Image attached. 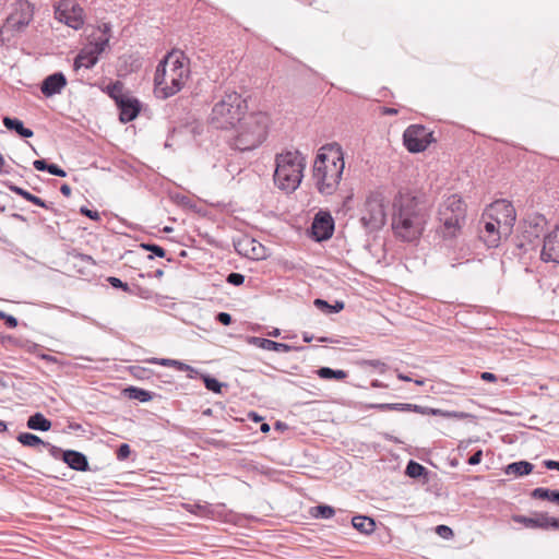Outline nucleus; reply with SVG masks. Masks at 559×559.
Wrapping results in <instances>:
<instances>
[{
    "instance_id": "052dcab7",
    "label": "nucleus",
    "mask_w": 559,
    "mask_h": 559,
    "mask_svg": "<svg viewBox=\"0 0 559 559\" xmlns=\"http://www.w3.org/2000/svg\"><path fill=\"white\" fill-rule=\"evenodd\" d=\"M60 192H61L64 197H68V198H69V197L71 195L72 190H71V187H70V186H68V185H66V183H64V185H62V186L60 187Z\"/></svg>"
},
{
    "instance_id": "e2e57ef3",
    "label": "nucleus",
    "mask_w": 559,
    "mask_h": 559,
    "mask_svg": "<svg viewBox=\"0 0 559 559\" xmlns=\"http://www.w3.org/2000/svg\"><path fill=\"white\" fill-rule=\"evenodd\" d=\"M302 340H304V342H306V343H310V342L313 340V335H312V334H310V333H308V332H305V333L302 334Z\"/></svg>"
},
{
    "instance_id": "79ce46f5",
    "label": "nucleus",
    "mask_w": 559,
    "mask_h": 559,
    "mask_svg": "<svg viewBox=\"0 0 559 559\" xmlns=\"http://www.w3.org/2000/svg\"><path fill=\"white\" fill-rule=\"evenodd\" d=\"M108 283L114 287V288H120L124 292H129L130 288H129V285L124 282H122L120 278L118 277H115V276H110L107 278Z\"/></svg>"
},
{
    "instance_id": "603ef678",
    "label": "nucleus",
    "mask_w": 559,
    "mask_h": 559,
    "mask_svg": "<svg viewBox=\"0 0 559 559\" xmlns=\"http://www.w3.org/2000/svg\"><path fill=\"white\" fill-rule=\"evenodd\" d=\"M481 457H483V451L478 450L473 455L469 456L467 462L469 465H477L480 463Z\"/></svg>"
},
{
    "instance_id": "ddd939ff",
    "label": "nucleus",
    "mask_w": 559,
    "mask_h": 559,
    "mask_svg": "<svg viewBox=\"0 0 559 559\" xmlns=\"http://www.w3.org/2000/svg\"><path fill=\"white\" fill-rule=\"evenodd\" d=\"M55 17L73 29L84 25L83 9L75 0H60L55 5Z\"/></svg>"
},
{
    "instance_id": "6e6d98bb",
    "label": "nucleus",
    "mask_w": 559,
    "mask_h": 559,
    "mask_svg": "<svg viewBox=\"0 0 559 559\" xmlns=\"http://www.w3.org/2000/svg\"><path fill=\"white\" fill-rule=\"evenodd\" d=\"M98 29L102 32V36L100 37H105V36H108L109 38L111 37V35H110V31H111L110 24L103 23L102 25L98 26Z\"/></svg>"
},
{
    "instance_id": "f257e3e1",
    "label": "nucleus",
    "mask_w": 559,
    "mask_h": 559,
    "mask_svg": "<svg viewBox=\"0 0 559 559\" xmlns=\"http://www.w3.org/2000/svg\"><path fill=\"white\" fill-rule=\"evenodd\" d=\"M427 204L409 193H400L393 202L392 229L403 241H415L420 238L428 222Z\"/></svg>"
},
{
    "instance_id": "69168bd1",
    "label": "nucleus",
    "mask_w": 559,
    "mask_h": 559,
    "mask_svg": "<svg viewBox=\"0 0 559 559\" xmlns=\"http://www.w3.org/2000/svg\"><path fill=\"white\" fill-rule=\"evenodd\" d=\"M383 114H384V115H396V114H397V110H396V109H394V108H388V107H385V108L383 109Z\"/></svg>"
},
{
    "instance_id": "b1692460",
    "label": "nucleus",
    "mask_w": 559,
    "mask_h": 559,
    "mask_svg": "<svg viewBox=\"0 0 559 559\" xmlns=\"http://www.w3.org/2000/svg\"><path fill=\"white\" fill-rule=\"evenodd\" d=\"M26 426L32 430L48 431L51 428V421L41 413H35L28 417Z\"/></svg>"
},
{
    "instance_id": "13d9d810",
    "label": "nucleus",
    "mask_w": 559,
    "mask_h": 559,
    "mask_svg": "<svg viewBox=\"0 0 559 559\" xmlns=\"http://www.w3.org/2000/svg\"><path fill=\"white\" fill-rule=\"evenodd\" d=\"M544 466L548 469H557L559 471V461H554V460H545L544 461Z\"/></svg>"
},
{
    "instance_id": "ea45409f",
    "label": "nucleus",
    "mask_w": 559,
    "mask_h": 559,
    "mask_svg": "<svg viewBox=\"0 0 559 559\" xmlns=\"http://www.w3.org/2000/svg\"><path fill=\"white\" fill-rule=\"evenodd\" d=\"M174 368H176L179 371H188V377L191 379L194 378V374L199 373L197 369L179 360H176Z\"/></svg>"
},
{
    "instance_id": "1a4fd4ad",
    "label": "nucleus",
    "mask_w": 559,
    "mask_h": 559,
    "mask_svg": "<svg viewBox=\"0 0 559 559\" xmlns=\"http://www.w3.org/2000/svg\"><path fill=\"white\" fill-rule=\"evenodd\" d=\"M546 226L547 219L543 215L535 214L525 218L521 224V235L518 237L516 247L523 252L536 248Z\"/></svg>"
},
{
    "instance_id": "de8ad7c7",
    "label": "nucleus",
    "mask_w": 559,
    "mask_h": 559,
    "mask_svg": "<svg viewBox=\"0 0 559 559\" xmlns=\"http://www.w3.org/2000/svg\"><path fill=\"white\" fill-rule=\"evenodd\" d=\"M48 173L58 176V177H66L67 173L60 168L57 164H49Z\"/></svg>"
},
{
    "instance_id": "7ed1b4c3",
    "label": "nucleus",
    "mask_w": 559,
    "mask_h": 559,
    "mask_svg": "<svg viewBox=\"0 0 559 559\" xmlns=\"http://www.w3.org/2000/svg\"><path fill=\"white\" fill-rule=\"evenodd\" d=\"M345 163L340 146L331 145L329 154L319 153L313 164V179L321 194L331 195L336 190Z\"/></svg>"
},
{
    "instance_id": "0e129e2a",
    "label": "nucleus",
    "mask_w": 559,
    "mask_h": 559,
    "mask_svg": "<svg viewBox=\"0 0 559 559\" xmlns=\"http://www.w3.org/2000/svg\"><path fill=\"white\" fill-rule=\"evenodd\" d=\"M368 365L371 366V367H374V368L380 367V366H384V364L381 362L380 360H369Z\"/></svg>"
},
{
    "instance_id": "a18cd8bd",
    "label": "nucleus",
    "mask_w": 559,
    "mask_h": 559,
    "mask_svg": "<svg viewBox=\"0 0 559 559\" xmlns=\"http://www.w3.org/2000/svg\"><path fill=\"white\" fill-rule=\"evenodd\" d=\"M409 412H415V413L423 414V415L437 414V411H435V409L424 407L420 405H416V404H411V403H409Z\"/></svg>"
},
{
    "instance_id": "774afa93",
    "label": "nucleus",
    "mask_w": 559,
    "mask_h": 559,
    "mask_svg": "<svg viewBox=\"0 0 559 559\" xmlns=\"http://www.w3.org/2000/svg\"><path fill=\"white\" fill-rule=\"evenodd\" d=\"M371 385L373 388H383L384 386L379 380H373Z\"/></svg>"
},
{
    "instance_id": "c9c22d12",
    "label": "nucleus",
    "mask_w": 559,
    "mask_h": 559,
    "mask_svg": "<svg viewBox=\"0 0 559 559\" xmlns=\"http://www.w3.org/2000/svg\"><path fill=\"white\" fill-rule=\"evenodd\" d=\"M334 513V509L326 504L317 506L312 510V515L317 519H331Z\"/></svg>"
},
{
    "instance_id": "cd10ccee",
    "label": "nucleus",
    "mask_w": 559,
    "mask_h": 559,
    "mask_svg": "<svg viewBox=\"0 0 559 559\" xmlns=\"http://www.w3.org/2000/svg\"><path fill=\"white\" fill-rule=\"evenodd\" d=\"M531 497L534 499L549 500L559 506V490L537 487L531 492Z\"/></svg>"
},
{
    "instance_id": "680f3d73",
    "label": "nucleus",
    "mask_w": 559,
    "mask_h": 559,
    "mask_svg": "<svg viewBox=\"0 0 559 559\" xmlns=\"http://www.w3.org/2000/svg\"><path fill=\"white\" fill-rule=\"evenodd\" d=\"M4 166H5L4 157L0 154V174H10V170L5 169Z\"/></svg>"
},
{
    "instance_id": "39448f33",
    "label": "nucleus",
    "mask_w": 559,
    "mask_h": 559,
    "mask_svg": "<svg viewBox=\"0 0 559 559\" xmlns=\"http://www.w3.org/2000/svg\"><path fill=\"white\" fill-rule=\"evenodd\" d=\"M274 182L285 191H295L301 183L306 159L298 151H287L275 157Z\"/></svg>"
},
{
    "instance_id": "6e6552de",
    "label": "nucleus",
    "mask_w": 559,
    "mask_h": 559,
    "mask_svg": "<svg viewBox=\"0 0 559 559\" xmlns=\"http://www.w3.org/2000/svg\"><path fill=\"white\" fill-rule=\"evenodd\" d=\"M386 222V200L382 192H370L361 209L360 223L368 231L379 230Z\"/></svg>"
},
{
    "instance_id": "f8f14e48",
    "label": "nucleus",
    "mask_w": 559,
    "mask_h": 559,
    "mask_svg": "<svg viewBox=\"0 0 559 559\" xmlns=\"http://www.w3.org/2000/svg\"><path fill=\"white\" fill-rule=\"evenodd\" d=\"M109 37H98L85 45L74 58L73 69H92L99 60V56L108 48Z\"/></svg>"
},
{
    "instance_id": "5fc2aeb1",
    "label": "nucleus",
    "mask_w": 559,
    "mask_h": 559,
    "mask_svg": "<svg viewBox=\"0 0 559 559\" xmlns=\"http://www.w3.org/2000/svg\"><path fill=\"white\" fill-rule=\"evenodd\" d=\"M5 321V324L10 329H14L17 326V319L11 314H5V318L3 319Z\"/></svg>"
},
{
    "instance_id": "0eeeda50",
    "label": "nucleus",
    "mask_w": 559,
    "mask_h": 559,
    "mask_svg": "<svg viewBox=\"0 0 559 559\" xmlns=\"http://www.w3.org/2000/svg\"><path fill=\"white\" fill-rule=\"evenodd\" d=\"M438 219L440 222L438 233L442 238H455L466 219V205L462 198L457 194H452L444 199L439 205Z\"/></svg>"
},
{
    "instance_id": "49530a36",
    "label": "nucleus",
    "mask_w": 559,
    "mask_h": 559,
    "mask_svg": "<svg viewBox=\"0 0 559 559\" xmlns=\"http://www.w3.org/2000/svg\"><path fill=\"white\" fill-rule=\"evenodd\" d=\"M80 212H81V214L90 217L93 221H99L100 219V214L97 211H92V210L87 209L86 206H82L80 209Z\"/></svg>"
},
{
    "instance_id": "393cba45",
    "label": "nucleus",
    "mask_w": 559,
    "mask_h": 559,
    "mask_svg": "<svg viewBox=\"0 0 559 559\" xmlns=\"http://www.w3.org/2000/svg\"><path fill=\"white\" fill-rule=\"evenodd\" d=\"M534 465L527 461L513 462L507 465L504 472L507 475L525 476L532 473Z\"/></svg>"
},
{
    "instance_id": "f3484780",
    "label": "nucleus",
    "mask_w": 559,
    "mask_h": 559,
    "mask_svg": "<svg viewBox=\"0 0 559 559\" xmlns=\"http://www.w3.org/2000/svg\"><path fill=\"white\" fill-rule=\"evenodd\" d=\"M481 223L484 227L479 231L480 239L486 243L488 248L498 247L504 234L501 230V226L496 225L490 218H484L481 216Z\"/></svg>"
},
{
    "instance_id": "e433bc0d",
    "label": "nucleus",
    "mask_w": 559,
    "mask_h": 559,
    "mask_svg": "<svg viewBox=\"0 0 559 559\" xmlns=\"http://www.w3.org/2000/svg\"><path fill=\"white\" fill-rule=\"evenodd\" d=\"M107 92L109 96L115 99L117 105L119 99H123L126 97V95H123V85L119 81L108 85Z\"/></svg>"
},
{
    "instance_id": "4d7b16f0",
    "label": "nucleus",
    "mask_w": 559,
    "mask_h": 559,
    "mask_svg": "<svg viewBox=\"0 0 559 559\" xmlns=\"http://www.w3.org/2000/svg\"><path fill=\"white\" fill-rule=\"evenodd\" d=\"M548 528L559 530V519L548 516L547 518V530Z\"/></svg>"
},
{
    "instance_id": "09e8293b",
    "label": "nucleus",
    "mask_w": 559,
    "mask_h": 559,
    "mask_svg": "<svg viewBox=\"0 0 559 559\" xmlns=\"http://www.w3.org/2000/svg\"><path fill=\"white\" fill-rule=\"evenodd\" d=\"M151 362L157 364V365H160V366H165V367H174L175 364H176V360L175 359H169V358H153L151 360Z\"/></svg>"
},
{
    "instance_id": "f704fd0d",
    "label": "nucleus",
    "mask_w": 559,
    "mask_h": 559,
    "mask_svg": "<svg viewBox=\"0 0 559 559\" xmlns=\"http://www.w3.org/2000/svg\"><path fill=\"white\" fill-rule=\"evenodd\" d=\"M201 378L204 382L205 388L214 393H221L222 388L226 385L225 383L219 382L217 379L211 377L210 374H201Z\"/></svg>"
},
{
    "instance_id": "c03bdc74",
    "label": "nucleus",
    "mask_w": 559,
    "mask_h": 559,
    "mask_svg": "<svg viewBox=\"0 0 559 559\" xmlns=\"http://www.w3.org/2000/svg\"><path fill=\"white\" fill-rule=\"evenodd\" d=\"M130 453V445L128 443H121L117 450V459L120 461L126 460Z\"/></svg>"
},
{
    "instance_id": "2f4dec72",
    "label": "nucleus",
    "mask_w": 559,
    "mask_h": 559,
    "mask_svg": "<svg viewBox=\"0 0 559 559\" xmlns=\"http://www.w3.org/2000/svg\"><path fill=\"white\" fill-rule=\"evenodd\" d=\"M126 393L130 399H134L143 403L148 402L153 399L152 392L136 386H130L126 389Z\"/></svg>"
},
{
    "instance_id": "bf43d9fd",
    "label": "nucleus",
    "mask_w": 559,
    "mask_h": 559,
    "mask_svg": "<svg viewBox=\"0 0 559 559\" xmlns=\"http://www.w3.org/2000/svg\"><path fill=\"white\" fill-rule=\"evenodd\" d=\"M480 378L484 380V381H488V382H495L497 380V377L496 374L491 373V372H483L480 374Z\"/></svg>"
},
{
    "instance_id": "f03ea898",
    "label": "nucleus",
    "mask_w": 559,
    "mask_h": 559,
    "mask_svg": "<svg viewBox=\"0 0 559 559\" xmlns=\"http://www.w3.org/2000/svg\"><path fill=\"white\" fill-rule=\"evenodd\" d=\"M190 75L189 59L182 51L168 52L158 63L154 76V93L166 99L177 94Z\"/></svg>"
},
{
    "instance_id": "423d86ee",
    "label": "nucleus",
    "mask_w": 559,
    "mask_h": 559,
    "mask_svg": "<svg viewBox=\"0 0 559 559\" xmlns=\"http://www.w3.org/2000/svg\"><path fill=\"white\" fill-rule=\"evenodd\" d=\"M246 100L237 92H227L214 104L210 123L216 129L235 128L245 117Z\"/></svg>"
},
{
    "instance_id": "c756f323",
    "label": "nucleus",
    "mask_w": 559,
    "mask_h": 559,
    "mask_svg": "<svg viewBox=\"0 0 559 559\" xmlns=\"http://www.w3.org/2000/svg\"><path fill=\"white\" fill-rule=\"evenodd\" d=\"M17 441L24 447L35 448L37 445H44L45 441L38 436L31 432H21L16 437Z\"/></svg>"
},
{
    "instance_id": "864d4df0",
    "label": "nucleus",
    "mask_w": 559,
    "mask_h": 559,
    "mask_svg": "<svg viewBox=\"0 0 559 559\" xmlns=\"http://www.w3.org/2000/svg\"><path fill=\"white\" fill-rule=\"evenodd\" d=\"M254 240H251L250 243L251 245H254ZM263 250V247L261 245H259V251L257 250V247L255 246H252V253H251V258L253 259H263L264 258V254L260 251Z\"/></svg>"
},
{
    "instance_id": "dca6fc26",
    "label": "nucleus",
    "mask_w": 559,
    "mask_h": 559,
    "mask_svg": "<svg viewBox=\"0 0 559 559\" xmlns=\"http://www.w3.org/2000/svg\"><path fill=\"white\" fill-rule=\"evenodd\" d=\"M540 259L559 264V226L544 235Z\"/></svg>"
},
{
    "instance_id": "2eb2a0df",
    "label": "nucleus",
    "mask_w": 559,
    "mask_h": 559,
    "mask_svg": "<svg viewBox=\"0 0 559 559\" xmlns=\"http://www.w3.org/2000/svg\"><path fill=\"white\" fill-rule=\"evenodd\" d=\"M311 229L314 239L318 241L331 238L334 231V221L331 214L322 211L316 214Z\"/></svg>"
},
{
    "instance_id": "a211bd4d",
    "label": "nucleus",
    "mask_w": 559,
    "mask_h": 559,
    "mask_svg": "<svg viewBox=\"0 0 559 559\" xmlns=\"http://www.w3.org/2000/svg\"><path fill=\"white\" fill-rule=\"evenodd\" d=\"M117 106L120 110L119 118L124 123L134 120L141 110L140 102L130 96L119 99Z\"/></svg>"
},
{
    "instance_id": "4c0bfd02",
    "label": "nucleus",
    "mask_w": 559,
    "mask_h": 559,
    "mask_svg": "<svg viewBox=\"0 0 559 559\" xmlns=\"http://www.w3.org/2000/svg\"><path fill=\"white\" fill-rule=\"evenodd\" d=\"M141 247L158 258H164L166 255L165 249L156 243H141Z\"/></svg>"
},
{
    "instance_id": "8fccbe9b",
    "label": "nucleus",
    "mask_w": 559,
    "mask_h": 559,
    "mask_svg": "<svg viewBox=\"0 0 559 559\" xmlns=\"http://www.w3.org/2000/svg\"><path fill=\"white\" fill-rule=\"evenodd\" d=\"M33 166L38 171H48L49 164L46 159H35Z\"/></svg>"
},
{
    "instance_id": "4be33fe9",
    "label": "nucleus",
    "mask_w": 559,
    "mask_h": 559,
    "mask_svg": "<svg viewBox=\"0 0 559 559\" xmlns=\"http://www.w3.org/2000/svg\"><path fill=\"white\" fill-rule=\"evenodd\" d=\"M2 122L8 130L16 132L22 138L28 139L34 135V132L31 129L25 128L23 122L17 118L5 116L3 117Z\"/></svg>"
},
{
    "instance_id": "58836bf2",
    "label": "nucleus",
    "mask_w": 559,
    "mask_h": 559,
    "mask_svg": "<svg viewBox=\"0 0 559 559\" xmlns=\"http://www.w3.org/2000/svg\"><path fill=\"white\" fill-rule=\"evenodd\" d=\"M436 533L443 539H451L454 536L452 528L443 524L436 527Z\"/></svg>"
},
{
    "instance_id": "473e14b6",
    "label": "nucleus",
    "mask_w": 559,
    "mask_h": 559,
    "mask_svg": "<svg viewBox=\"0 0 559 559\" xmlns=\"http://www.w3.org/2000/svg\"><path fill=\"white\" fill-rule=\"evenodd\" d=\"M370 407L378 411L409 412V403H377Z\"/></svg>"
},
{
    "instance_id": "20e7f679",
    "label": "nucleus",
    "mask_w": 559,
    "mask_h": 559,
    "mask_svg": "<svg viewBox=\"0 0 559 559\" xmlns=\"http://www.w3.org/2000/svg\"><path fill=\"white\" fill-rule=\"evenodd\" d=\"M269 123V116L261 111L242 117L230 139L231 147L241 152L257 148L266 139Z\"/></svg>"
},
{
    "instance_id": "72a5a7b5",
    "label": "nucleus",
    "mask_w": 559,
    "mask_h": 559,
    "mask_svg": "<svg viewBox=\"0 0 559 559\" xmlns=\"http://www.w3.org/2000/svg\"><path fill=\"white\" fill-rule=\"evenodd\" d=\"M405 473L407 476H409L412 478H417V477L425 475L427 473V469L421 464L411 460L407 463Z\"/></svg>"
},
{
    "instance_id": "412c9836",
    "label": "nucleus",
    "mask_w": 559,
    "mask_h": 559,
    "mask_svg": "<svg viewBox=\"0 0 559 559\" xmlns=\"http://www.w3.org/2000/svg\"><path fill=\"white\" fill-rule=\"evenodd\" d=\"M251 344L255 345L259 348L277 353H289L294 349V347L288 344L278 343L263 337H252Z\"/></svg>"
},
{
    "instance_id": "bb28decb",
    "label": "nucleus",
    "mask_w": 559,
    "mask_h": 559,
    "mask_svg": "<svg viewBox=\"0 0 559 559\" xmlns=\"http://www.w3.org/2000/svg\"><path fill=\"white\" fill-rule=\"evenodd\" d=\"M352 524L354 528L364 534H371L376 528V523L373 519L365 516V515H357L352 519Z\"/></svg>"
},
{
    "instance_id": "a19ab883",
    "label": "nucleus",
    "mask_w": 559,
    "mask_h": 559,
    "mask_svg": "<svg viewBox=\"0 0 559 559\" xmlns=\"http://www.w3.org/2000/svg\"><path fill=\"white\" fill-rule=\"evenodd\" d=\"M226 281L228 284H231L234 286H240L245 282V275H242L241 273L233 272L227 275Z\"/></svg>"
},
{
    "instance_id": "37998d69",
    "label": "nucleus",
    "mask_w": 559,
    "mask_h": 559,
    "mask_svg": "<svg viewBox=\"0 0 559 559\" xmlns=\"http://www.w3.org/2000/svg\"><path fill=\"white\" fill-rule=\"evenodd\" d=\"M43 447L48 449L50 455L53 459H56V460L61 459L62 460V453L64 451H62L60 448H58V447H56V445H53V444H51L49 442H46V441H45V444Z\"/></svg>"
},
{
    "instance_id": "aec40b11",
    "label": "nucleus",
    "mask_w": 559,
    "mask_h": 559,
    "mask_svg": "<svg viewBox=\"0 0 559 559\" xmlns=\"http://www.w3.org/2000/svg\"><path fill=\"white\" fill-rule=\"evenodd\" d=\"M62 461L72 469L86 472L90 469L88 461L85 454L75 450H66L62 453Z\"/></svg>"
},
{
    "instance_id": "5701e85b",
    "label": "nucleus",
    "mask_w": 559,
    "mask_h": 559,
    "mask_svg": "<svg viewBox=\"0 0 559 559\" xmlns=\"http://www.w3.org/2000/svg\"><path fill=\"white\" fill-rule=\"evenodd\" d=\"M547 514H538L535 518H528L524 515H515L513 516V521L516 523H521L530 528H543L547 530Z\"/></svg>"
},
{
    "instance_id": "3c124183",
    "label": "nucleus",
    "mask_w": 559,
    "mask_h": 559,
    "mask_svg": "<svg viewBox=\"0 0 559 559\" xmlns=\"http://www.w3.org/2000/svg\"><path fill=\"white\" fill-rule=\"evenodd\" d=\"M216 320L223 325H229L231 323V316L227 312H218Z\"/></svg>"
},
{
    "instance_id": "4468645a",
    "label": "nucleus",
    "mask_w": 559,
    "mask_h": 559,
    "mask_svg": "<svg viewBox=\"0 0 559 559\" xmlns=\"http://www.w3.org/2000/svg\"><path fill=\"white\" fill-rule=\"evenodd\" d=\"M431 141L432 133L420 124L409 126L403 134L404 145L411 153L425 151Z\"/></svg>"
},
{
    "instance_id": "c85d7f7f",
    "label": "nucleus",
    "mask_w": 559,
    "mask_h": 559,
    "mask_svg": "<svg viewBox=\"0 0 559 559\" xmlns=\"http://www.w3.org/2000/svg\"><path fill=\"white\" fill-rule=\"evenodd\" d=\"M313 305L317 309L326 314L337 313L344 309V302L338 300H336L333 305H330L326 300L317 298L314 299Z\"/></svg>"
},
{
    "instance_id": "9d476101",
    "label": "nucleus",
    "mask_w": 559,
    "mask_h": 559,
    "mask_svg": "<svg viewBox=\"0 0 559 559\" xmlns=\"http://www.w3.org/2000/svg\"><path fill=\"white\" fill-rule=\"evenodd\" d=\"M34 4L28 0H19L12 5V10L1 28V34L22 33L26 29L34 17Z\"/></svg>"
},
{
    "instance_id": "7c9ffc66",
    "label": "nucleus",
    "mask_w": 559,
    "mask_h": 559,
    "mask_svg": "<svg viewBox=\"0 0 559 559\" xmlns=\"http://www.w3.org/2000/svg\"><path fill=\"white\" fill-rule=\"evenodd\" d=\"M317 373L321 379L324 380H343L347 377V373L344 370H334L329 367H321L318 369Z\"/></svg>"
},
{
    "instance_id": "6ab92c4d",
    "label": "nucleus",
    "mask_w": 559,
    "mask_h": 559,
    "mask_svg": "<svg viewBox=\"0 0 559 559\" xmlns=\"http://www.w3.org/2000/svg\"><path fill=\"white\" fill-rule=\"evenodd\" d=\"M67 85V79L62 72H56L48 75L41 83V93L50 97L52 95L61 93L63 87Z\"/></svg>"
},
{
    "instance_id": "9b49d317",
    "label": "nucleus",
    "mask_w": 559,
    "mask_h": 559,
    "mask_svg": "<svg viewBox=\"0 0 559 559\" xmlns=\"http://www.w3.org/2000/svg\"><path fill=\"white\" fill-rule=\"evenodd\" d=\"M484 218H490L496 225L501 226L500 231L504 237H509L516 221V212L511 202L497 200L485 210Z\"/></svg>"
},
{
    "instance_id": "338daca9",
    "label": "nucleus",
    "mask_w": 559,
    "mask_h": 559,
    "mask_svg": "<svg viewBox=\"0 0 559 559\" xmlns=\"http://www.w3.org/2000/svg\"><path fill=\"white\" fill-rule=\"evenodd\" d=\"M260 430L264 433L269 432L270 431V425L266 424V423H263L260 427Z\"/></svg>"
},
{
    "instance_id": "a878e982",
    "label": "nucleus",
    "mask_w": 559,
    "mask_h": 559,
    "mask_svg": "<svg viewBox=\"0 0 559 559\" xmlns=\"http://www.w3.org/2000/svg\"><path fill=\"white\" fill-rule=\"evenodd\" d=\"M5 186L8 187V189L10 191L16 193L17 195L22 197L26 201H29L33 204L38 205L40 207H45V209L49 207L44 200H41L40 198L29 193L27 190H25V189H23V188H21L19 186H15V185H13L11 182L5 183Z\"/></svg>"
}]
</instances>
